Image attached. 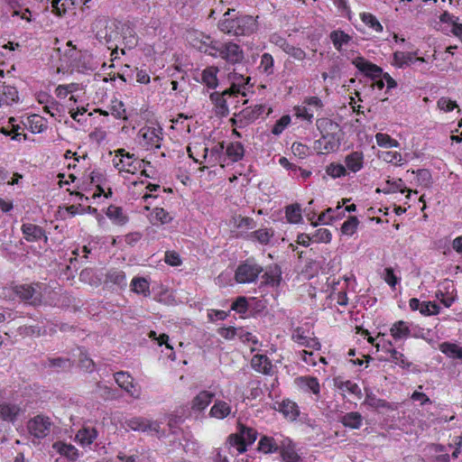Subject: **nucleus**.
<instances>
[{"label":"nucleus","mask_w":462,"mask_h":462,"mask_svg":"<svg viewBox=\"0 0 462 462\" xmlns=\"http://www.w3.org/2000/svg\"><path fill=\"white\" fill-rule=\"evenodd\" d=\"M234 9H228L218 22V29L232 36H248L257 31V20L252 15H238L231 17Z\"/></svg>","instance_id":"f257e3e1"},{"label":"nucleus","mask_w":462,"mask_h":462,"mask_svg":"<svg viewBox=\"0 0 462 462\" xmlns=\"http://www.w3.org/2000/svg\"><path fill=\"white\" fill-rule=\"evenodd\" d=\"M240 82H233L229 88L222 92L215 91L209 95L217 116L222 117L227 116L229 114V106L238 103V95L241 93L242 87L250 81V78L245 79L243 75H240Z\"/></svg>","instance_id":"f03ea898"},{"label":"nucleus","mask_w":462,"mask_h":462,"mask_svg":"<svg viewBox=\"0 0 462 462\" xmlns=\"http://www.w3.org/2000/svg\"><path fill=\"white\" fill-rule=\"evenodd\" d=\"M317 126L321 133V137L317 141L318 147L325 152L337 151L341 144L338 124L328 118H321L317 120Z\"/></svg>","instance_id":"7ed1b4c3"},{"label":"nucleus","mask_w":462,"mask_h":462,"mask_svg":"<svg viewBox=\"0 0 462 462\" xmlns=\"http://www.w3.org/2000/svg\"><path fill=\"white\" fill-rule=\"evenodd\" d=\"M94 30L99 42L112 50L113 56L117 53V42L120 39L119 25L115 22L110 23L106 18H99L94 23Z\"/></svg>","instance_id":"20e7f679"},{"label":"nucleus","mask_w":462,"mask_h":462,"mask_svg":"<svg viewBox=\"0 0 462 462\" xmlns=\"http://www.w3.org/2000/svg\"><path fill=\"white\" fill-rule=\"evenodd\" d=\"M211 56L219 58L230 65L240 64L245 59L242 47L231 41L224 42L217 41Z\"/></svg>","instance_id":"39448f33"},{"label":"nucleus","mask_w":462,"mask_h":462,"mask_svg":"<svg viewBox=\"0 0 462 462\" xmlns=\"http://www.w3.org/2000/svg\"><path fill=\"white\" fill-rule=\"evenodd\" d=\"M112 162L114 167L119 171H125L132 174L141 170L144 164H151L150 162L137 160L134 153H130L123 148L115 151V157Z\"/></svg>","instance_id":"423d86ee"},{"label":"nucleus","mask_w":462,"mask_h":462,"mask_svg":"<svg viewBox=\"0 0 462 462\" xmlns=\"http://www.w3.org/2000/svg\"><path fill=\"white\" fill-rule=\"evenodd\" d=\"M257 435L258 433L254 428L239 424L237 432L229 435L227 444L242 454L246 451L247 445H251L256 440Z\"/></svg>","instance_id":"0eeeda50"},{"label":"nucleus","mask_w":462,"mask_h":462,"mask_svg":"<svg viewBox=\"0 0 462 462\" xmlns=\"http://www.w3.org/2000/svg\"><path fill=\"white\" fill-rule=\"evenodd\" d=\"M262 272L261 265L253 259H247L237 266L235 279L238 283H251L256 281Z\"/></svg>","instance_id":"6e6552de"},{"label":"nucleus","mask_w":462,"mask_h":462,"mask_svg":"<svg viewBox=\"0 0 462 462\" xmlns=\"http://www.w3.org/2000/svg\"><path fill=\"white\" fill-rule=\"evenodd\" d=\"M52 422L47 416L39 414L29 420L27 429L32 437L36 439H44L51 430Z\"/></svg>","instance_id":"1a4fd4ad"},{"label":"nucleus","mask_w":462,"mask_h":462,"mask_svg":"<svg viewBox=\"0 0 462 462\" xmlns=\"http://www.w3.org/2000/svg\"><path fill=\"white\" fill-rule=\"evenodd\" d=\"M14 293L31 305L40 304L42 298V286L39 283L34 285L23 284L15 286Z\"/></svg>","instance_id":"9d476101"},{"label":"nucleus","mask_w":462,"mask_h":462,"mask_svg":"<svg viewBox=\"0 0 462 462\" xmlns=\"http://www.w3.org/2000/svg\"><path fill=\"white\" fill-rule=\"evenodd\" d=\"M265 110L264 106L255 105L243 109L239 114H236L234 118L231 119L233 125L242 127L245 125L255 121Z\"/></svg>","instance_id":"9b49d317"},{"label":"nucleus","mask_w":462,"mask_h":462,"mask_svg":"<svg viewBox=\"0 0 462 462\" xmlns=\"http://www.w3.org/2000/svg\"><path fill=\"white\" fill-rule=\"evenodd\" d=\"M190 44L200 52H204L209 56L212 55L217 40L212 39L209 35L203 32H193L189 35Z\"/></svg>","instance_id":"f8f14e48"},{"label":"nucleus","mask_w":462,"mask_h":462,"mask_svg":"<svg viewBox=\"0 0 462 462\" xmlns=\"http://www.w3.org/2000/svg\"><path fill=\"white\" fill-rule=\"evenodd\" d=\"M126 426L134 431L160 433V423L143 417H134L125 421Z\"/></svg>","instance_id":"ddd939ff"},{"label":"nucleus","mask_w":462,"mask_h":462,"mask_svg":"<svg viewBox=\"0 0 462 462\" xmlns=\"http://www.w3.org/2000/svg\"><path fill=\"white\" fill-rule=\"evenodd\" d=\"M115 381L118 386L124 389L131 397L139 399L141 396L140 387L134 383V378L127 372H117L114 374Z\"/></svg>","instance_id":"4468645a"},{"label":"nucleus","mask_w":462,"mask_h":462,"mask_svg":"<svg viewBox=\"0 0 462 462\" xmlns=\"http://www.w3.org/2000/svg\"><path fill=\"white\" fill-rule=\"evenodd\" d=\"M304 106L295 107V116L311 122L314 117V112L321 108L322 102L318 97H310L304 101Z\"/></svg>","instance_id":"2eb2a0df"},{"label":"nucleus","mask_w":462,"mask_h":462,"mask_svg":"<svg viewBox=\"0 0 462 462\" xmlns=\"http://www.w3.org/2000/svg\"><path fill=\"white\" fill-rule=\"evenodd\" d=\"M284 438L285 437L278 433L273 436L263 435L260 438L257 450L265 455L279 452Z\"/></svg>","instance_id":"dca6fc26"},{"label":"nucleus","mask_w":462,"mask_h":462,"mask_svg":"<svg viewBox=\"0 0 462 462\" xmlns=\"http://www.w3.org/2000/svg\"><path fill=\"white\" fill-rule=\"evenodd\" d=\"M162 128L154 127H144L139 132V135L143 141V146L145 147L146 150L161 148L162 140Z\"/></svg>","instance_id":"f3484780"},{"label":"nucleus","mask_w":462,"mask_h":462,"mask_svg":"<svg viewBox=\"0 0 462 462\" xmlns=\"http://www.w3.org/2000/svg\"><path fill=\"white\" fill-rule=\"evenodd\" d=\"M344 166L348 176L360 171L365 166V155L362 151H352L344 158Z\"/></svg>","instance_id":"a211bd4d"},{"label":"nucleus","mask_w":462,"mask_h":462,"mask_svg":"<svg viewBox=\"0 0 462 462\" xmlns=\"http://www.w3.org/2000/svg\"><path fill=\"white\" fill-rule=\"evenodd\" d=\"M352 63L363 73H365L367 77H370L374 79L377 78H381L383 75V69L375 64L369 62L365 60L363 57H358L355 59Z\"/></svg>","instance_id":"6ab92c4d"},{"label":"nucleus","mask_w":462,"mask_h":462,"mask_svg":"<svg viewBox=\"0 0 462 462\" xmlns=\"http://www.w3.org/2000/svg\"><path fill=\"white\" fill-rule=\"evenodd\" d=\"M279 453L284 462H303V458L297 453L295 446L289 438H284Z\"/></svg>","instance_id":"aec40b11"},{"label":"nucleus","mask_w":462,"mask_h":462,"mask_svg":"<svg viewBox=\"0 0 462 462\" xmlns=\"http://www.w3.org/2000/svg\"><path fill=\"white\" fill-rule=\"evenodd\" d=\"M21 412L22 409L16 403H0V420L4 421L14 423Z\"/></svg>","instance_id":"412c9836"},{"label":"nucleus","mask_w":462,"mask_h":462,"mask_svg":"<svg viewBox=\"0 0 462 462\" xmlns=\"http://www.w3.org/2000/svg\"><path fill=\"white\" fill-rule=\"evenodd\" d=\"M22 232L28 242H36L42 238L47 241L44 230L37 225L32 223L23 224Z\"/></svg>","instance_id":"4be33fe9"},{"label":"nucleus","mask_w":462,"mask_h":462,"mask_svg":"<svg viewBox=\"0 0 462 462\" xmlns=\"http://www.w3.org/2000/svg\"><path fill=\"white\" fill-rule=\"evenodd\" d=\"M277 410L283 414L285 418L293 421L300 416V409L296 402L287 399L278 403Z\"/></svg>","instance_id":"5701e85b"},{"label":"nucleus","mask_w":462,"mask_h":462,"mask_svg":"<svg viewBox=\"0 0 462 462\" xmlns=\"http://www.w3.org/2000/svg\"><path fill=\"white\" fill-rule=\"evenodd\" d=\"M119 32L125 48L131 50L137 45L138 37L133 27L123 24L119 26Z\"/></svg>","instance_id":"b1692460"},{"label":"nucleus","mask_w":462,"mask_h":462,"mask_svg":"<svg viewBox=\"0 0 462 462\" xmlns=\"http://www.w3.org/2000/svg\"><path fill=\"white\" fill-rule=\"evenodd\" d=\"M18 100V91L14 87L9 85L0 86V107L10 106Z\"/></svg>","instance_id":"393cba45"},{"label":"nucleus","mask_w":462,"mask_h":462,"mask_svg":"<svg viewBox=\"0 0 462 462\" xmlns=\"http://www.w3.org/2000/svg\"><path fill=\"white\" fill-rule=\"evenodd\" d=\"M52 448L61 456L67 457L70 461H75L79 457L78 449L71 444H67L61 441L53 443Z\"/></svg>","instance_id":"a878e982"},{"label":"nucleus","mask_w":462,"mask_h":462,"mask_svg":"<svg viewBox=\"0 0 462 462\" xmlns=\"http://www.w3.org/2000/svg\"><path fill=\"white\" fill-rule=\"evenodd\" d=\"M339 421L352 430H359L363 425V416L357 411H350L339 418Z\"/></svg>","instance_id":"bb28decb"},{"label":"nucleus","mask_w":462,"mask_h":462,"mask_svg":"<svg viewBox=\"0 0 462 462\" xmlns=\"http://www.w3.org/2000/svg\"><path fill=\"white\" fill-rule=\"evenodd\" d=\"M252 367L259 373L271 374L273 365L265 355H254L251 360Z\"/></svg>","instance_id":"cd10ccee"},{"label":"nucleus","mask_w":462,"mask_h":462,"mask_svg":"<svg viewBox=\"0 0 462 462\" xmlns=\"http://www.w3.org/2000/svg\"><path fill=\"white\" fill-rule=\"evenodd\" d=\"M410 332V323L403 320L394 322L390 328V334L395 340H402L409 337Z\"/></svg>","instance_id":"c85d7f7f"},{"label":"nucleus","mask_w":462,"mask_h":462,"mask_svg":"<svg viewBox=\"0 0 462 462\" xmlns=\"http://www.w3.org/2000/svg\"><path fill=\"white\" fill-rule=\"evenodd\" d=\"M97 437L95 428L84 427L76 434V440L82 446H89Z\"/></svg>","instance_id":"c756f323"},{"label":"nucleus","mask_w":462,"mask_h":462,"mask_svg":"<svg viewBox=\"0 0 462 462\" xmlns=\"http://www.w3.org/2000/svg\"><path fill=\"white\" fill-rule=\"evenodd\" d=\"M298 385L306 392H310L313 394H319L320 386L318 379L312 376H301L297 378Z\"/></svg>","instance_id":"7c9ffc66"},{"label":"nucleus","mask_w":462,"mask_h":462,"mask_svg":"<svg viewBox=\"0 0 462 462\" xmlns=\"http://www.w3.org/2000/svg\"><path fill=\"white\" fill-rule=\"evenodd\" d=\"M439 350L448 357L457 359L462 363V347L456 343L443 342L439 345Z\"/></svg>","instance_id":"2f4dec72"},{"label":"nucleus","mask_w":462,"mask_h":462,"mask_svg":"<svg viewBox=\"0 0 462 462\" xmlns=\"http://www.w3.org/2000/svg\"><path fill=\"white\" fill-rule=\"evenodd\" d=\"M274 232L269 228H260L247 235V238L252 242H258L261 245H268Z\"/></svg>","instance_id":"473e14b6"},{"label":"nucleus","mask_w":462,"mask_h":462,"mask_svg":"<svg viewBox=\"0 0 462 462\" xmlns=\"http://www.w3.org/2000/svg\"><path fill=\"white\" fill-rule=\"evenodd\" d=\"M215 394L208 391H201L192 401V409L203 411L212 402Z\"/></svg>","instance_id":"72a5a7b5"},{"label":"nucleus","mask_w":462,"mask_h":462,"mask_svg":"<svg viewBox=\"0 0 462 462\" xmlns=\"http://www.w3.org/2000/svg\"><path fill=\"white\" fill-rule=\"evenodd\" d=\"M231 413V406L224 401H216L210 409V416L216 419H225Z\"/></svg>","instance_id":"f704fd0d"},{"label":"nucleus","mask_w":462,"mask_h":462,"mask_svg":"<svg viewBox=\"0 0 462 462\" xmlns=\"http://www.w3.org/2000/svg\"><path fill=\"white\" fill-rule=\"evenodd\" d=\"M335 385L338 390L342 391L343 393H348L357 397H361L362 395L360 387L357 385V383L352 381H343L339 378H336Z\"/></svg>","instance_id":"c9c22d12"},{"label":"nucleus","mask_w":462,"mask_h":462,"mask_svg":"<svg viewBox=\"0 0 462 462\" xmlns=\"http://www.w3.org/2000/svg\"><path fill=\"white\" fill-rule=\"evenodd\" d=\"M218 69L217 67H208L202 71L201 79L202 82L208 88H216L218 85L217 79Z\"/></svg>","instance_id":"e433bc0d"},{"label":"nucleus","mask_w":462,"mask_h":462,"mask_svg":"<svg viewBox=\"0 0 462 462\" xmlns=\"http://www.w3.org/2000/svg\"><path fill=\"white\" fill-rule=\"evenodd\" d=\"M106 280L107 282L117 285L119 288H125L127 285L125 273L121 270H109L106 275Z\"/></svg>","instance_id":"4c0bfd02"},{"label":"nucleus","mask_w":462,"mask_h":462,"mask_svg":"<svg viewBox=\"0 0 462 462\" xmlns=\"http://www.w3.org/2000/svg\"><path fill=\"white\" fill-rule=\"evenodd\" d=\"M107 217L113 221L114 224L123 226L127 222V217L123 214V209L116 206H109L106 212Z\"/></svg>","instance_id":"58836bf2"},{"label":"nucleus","mask_w":462,"mask_h":462,"mask_svg":"<svg viewBox=\"0 0 462 462\" xmlns=\"http://www.w3.org/2000/svg\"><path fill=\"white\" fill-rule=\"evenodd\" d=\"M416 53L413 52H403V51H396L393 54V59L397 66L402 67L404 65H409L413 63L415 60H419L423 62V58L414 59V55Z\"/></svg>","instance_id":"ea45409f"},{"label":"nucleus","mask_w":462,"mask_h":462,"mask_svg":"<svg viewBox=\"0 0 462 462\" xmlns=\"http://www.w3.org/2000/svg\"><path fill=\"white\" fill-rule=\"evenodd\" d=\"M226 153L232 162H238L244 157L245 149L241 143L235 142L227 145Z\"/></svg>","instance_id":"a19ab883"},{"label":"nucleus","mask_w":462,"mask_h":462,"mask_svg":"<svg viewBox=\"0 0 462 462\" xmlns=\"http://www.w3.org/2000/svg\"><path fill=\"white\" fill-rule=\"evenodd\" d=\"M329 37L334 47L337 51H341L342 46L347 44L351 41V36L340 30L331 32Z\"/></svg>","instance_id":"79ce46f5"},{"label":"nucleus","mask_w":462,"mask_h":462,"mask_svg":"<svg viewBox=\"0 0 462 462\" xmlns=\"http://www.w3.org/2000/svg\"><path fill=\"white\" fill-rule=\"evenodd\" d=\"M325 171L327 175L334 180L348 176L344 164L339 162L328 164L325 168Z\"/></svg>","instance_id":"37998d69"},{"label":"nucleus","mask_w":462,"mask_h":462,"mask_svg":"<svg viewBox=\"0 0 462 462\" xmlns=\"http://www.w3.org/2000/svg\"><path fill=\"white\" fill-rule=\"evenodd\" d=\"M131 288L135 293H142L144 296L150 294L149 282L145 278L134 277L131 282Z\"/></svg>","instance_id":"c03bdc74"},{"label":"nucleus","mask_w":462,"mask_h":462,"mask_svg":"<svg viewBox=\"0 0 462 462\" xmlns=\"http://www.w3.org/2000/svg\"><path fill=\"white\" fill-rule=\"evenodd\" d=\"M363 404L373 409L390 407L389 403L386 401L377 398L372 392L366 393Z\"/></svg>","instance_id":"a18cd8bd"},{"label":"nucleus","mask_w":462,"mask_h":462,"mask_svg":"<svg viewBox=\"0 0 462 462\" xmlns=\"http://www.w3.org/2000/svg\"><path fill=\"white\" fill-rule=\"evenodd\" d=\"M286 218L290 223L297 224L302 219L301 208L298 204H292L286 208Z\"/></svg>","instance_id":"49530a36"},{"label":"nucleus","mask_w":462,"mask_h":462,"mask_svg":"<svg viewBox=\"0 0 462 462\" xmlns=\"http://www.w3.org/2000/svg\"><path fill=\"white\" fill-rule=\"evenodd\" d=\"M391 354V360L403 369H409L412 363L408 361L404 355L394 348L387 350Z\"/></svg>","instance_id":"de8ad7c7"},{"label":"nucleus","mask_w":462,"mask_h":462,"mask_svg":"<svg viewBox=\"0 0 462 462\" xmlns=\"http://www.w3.org/2000/svg\"><path fill=\"white\" fill-rule=\"evenodd\" d=\"M376 143L380 147L383 148H397L400 146V143L397 140L393 139L389 134L378 133L375 134Z\"/></svg>","instance_id":"09e8293b"},{"label":"nucleus","mask_w":462,"mask_h":462,"mask_svg":"<svg viewBox=\"0 0 462 462\" xmlns=\"http://www.w3.org/2000/svg\"><path fill=\"white\" fill-rule=\"evenodd\" d=\"M273 66L274 60L273 56L267 52L263 53L261 56L259 69L266 75H272L273 73Z\"/></svg>","instance_id":"8fccbe9b"},{"label":"nucleus","mask_w":462,"mask_h":462,"mask_svg":"<svg viewBox=\"0 0 462 462\" xmlns=\"http://www.w3.org/2000/svg\"><path fill=\"white\" fill-rule=\"evenodd\" d=\"M362 22L369 28L373 29L376 32H383V26L378 19L370 13H363L360 14Z\"/></svg>","instance_id":"3c124183"},{"label":"nucleus","mask_w":462,"mask_h":462,"mask_svg":"<svg viewBox=\"0 0 462 462\" xmlns=\"http://www.w3.org/2000/svg\"><path fill=\"white\" fill-rule=\"evenodd\" d=\"M152 221H157L161 224H168L172 220V217L162 208H155L151 214Z\"/></svg>","instance_id":"603ef678"},{"label":"nucleus","mask_w":462,"mask_h":462,"mask_svg":"<svg viewBox=\"0 0 462 462\" xmlns=\"http://www.w3.org/2000/svg\"><path fill=\"white\" fill-rule=\"evenodd\" d=\"M359 221L356 217H350L341 226V232L346 236H352L357 229Z\"/></svg>","instance_id":"864d4df0"},{"label":"nucleus","mask_w":462,"mask_h":462,"mask_svg":"<svg viewBox=\"0 0 462 462\" xmlns=\"http://www.w3.org/2000/svg\"><path fill=\"white\" fill-rule=\"evenodd\" d=\"M111 115L118 119H126L125 105L122 101H112L110 107Z\"/></svg>","instance_id":"5fc2aeb1"},{"label":"nucleus","mask_w":462,"mask_h":462,"mask_svg":"<svg viewBox=\"0 0 462 462\" xmlns=\"http://www.w3.org/2000/svg\"><path fill=\"white\" fill-rule=\"evenodd\" d=\"M387 186L388 188L384 189V192L386 193L397 191L404 193L407 190V188L402 179L387 180Z\"/></svg>","instance_id":"6e6d98bb"},{"label":"nucleus","mask_w":462,"mask_h":462,"mask_svg":"<svg viewBox=\"0 0 462 462\" xmlns=\"http://www.w3.org/2000/svg\"><path fill=\"white\" fill-rule=\"evenodd\" d=\"M76 90H78V84L71 83L68 85H59L55 89V93L58 97L65 98L69 93H73Z\"/></svg>","instance_id":"4d7b16f0"},{"label":"nucleus","mask_w":462,"mask_h":462,"mask_svg":"<svg viewBox=\"0 0 462 462\" xmlns=\"http://www.w3.org/2000/svg\"><path fill=\"white\" fill-rule=\"evenodd\" d=\"M231 310L239 314H245L248 310V302L245 297L240 296L232 303Z\"/></svg>","instance_id":"13d9d810"},{"label":"nucleus","mask_w":462,"mask_h":462,"mask_svg":"<svg viewBox=\"0 0 462 462\" xmlns=\"http://www.w3.org/2000/svg\"><path fill=\"white\" fill-rule=\"evenodd\" d=\"M49 366L52 368L66 369L72 365L71 361L69 358L56 357L49 358Z\"/></svg>","instance_id":"bf43d9fd"},{"label":"nucleus","mask_w":462,"mask_h":462,"mask_svg":"<svg viewBox=\"0 0 462 462\" xmlns=\"http://www.w3.org/2000/svg\"><path fill=\"white\" fill-rule=\"evenodd\" d=\"M332 235L327 228H319L312 236L315 242L318 243H329L331 241Z\"/></svg>","instance_id":"052dcab7"},{"label":"nucleus","mask_w":462,"mask_h":462,"mask_svg":"<svg viewBox=\"0 0 462 462\" xmlns=\"http://www.w3.org/2000/svg\"><path fill=\"white\" fill-rule=\"evenodd\" d=\"M280 275L281 272L277 268L269 270L263 274L264 282L267 284L278 285L280 282Z\"/></svg>","instance_id":"680f3d73"},{"label":"nucleus","mask_w":462,"mask_h":462,"mask_svg":"<svg viewBox=\"0 0 462 462\" xmlns=\"http://www.w3.org/2000/svg\"><path fill=\"white\" fill-rule=\"evenodd\" d=\"M290 123L291 118L289 116H282L273 125L272 133L275 135L281 134Z\"/></svg>","instance_id":"e2e57ef3"},{"label":"nucleus","mask_w":462,"mask_h":462,"mask_svg":"<svg viewBox=\"0 0 462 462\" xmlns=\"http://www.w3.org/2000/svg\"><path fill=\"white\" fill-rule=\"evenodd\" d=\"M79 361L80 367L85 369L87 372H92L94 370L95 363L82 350H80Z\"/></svg>","instance_id":"0e129e2a"},{"label":"nucleus","mask_w":462,"mask_h":462,"mask_svg":"<svg viewBox=\"0 0 462 462\" xmlns=\"http://www.w3.org/2000/svg\"><path fill=\"white\" fill-rule=\"evenodd\" d=\"M410 337L416 338H423L425 339L430 333V329H426L423 328H420L417 325L410 323Z\"/></svg>","instance_id":"69168bd1"},{"label":"nucleus","mask_w":462,"mask_h":462,"mask_svg":"<svg viewBox=\"0 0 462 462\" xmlns=\"http://www.w3.org/2000/svg\"><path fill=\"white\" fill-rule=\"evenodd\" d=\"M285 53L299 61L305 60L307 56L306 52L301 48L293 46L291 44H290Z\"/></svg>","instance_id":"338daca9"},{"label":"nucleus","mask_w":462,"mask_h":462,"mask_svg":"<svg viewBox=\"0 0 462 462\" xmlns=\"http://www.w3.org/2000/svg\"><path fill=\"white\" fill-rule=\"evenodd\" d=\"M437 106L440 110H443L445 112H450L454 108L457 107L456 101H452L451 99L445 97H440L438 100Z\"/></svg>","instance_id":"774afa93"}]
</instances>
